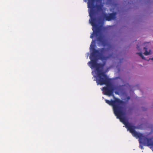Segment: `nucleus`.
<instances>
[{"label":"nucleus","mask_w":153,"mask_h":153,"mask_svg":"<svg viewBox=\"0 0 153 153\" xmlns=\"http://www.w3.org/2000/svg\"><path fill=\"white\" fill-rule=\"evenodd\" d=\"M139 147H140L142 149H143V146L142 145H140L139 146Z\"/></svg>","instance_id":"9b49d317"},{"label":"nucleus","mask_w":153,"mask_h":153,"mask_svg":"<svg viewBox=\"0 0 153 153\" xmlns=\"http://www.w3.org/2000/svg\"><path fill=\"white\" fill-rule=\"evenodd\" d=\"M96 82L97 85H106V87H103L102 90L104 95L111 96L114 92L116 95H119L123 92V86H116L114 88L111 85V80L104 72H101L100 70L97 72Z\"/></svg>","instance_id":"f03ea898"},{"label":"nucleus","mask_w":153,"mask_h":153,"mask_svg":"<svg viewBox=\"0 0 153 153\" xmlns=\"http://www.w3.org/2000/svg\"><path fill=\"white\" fill-rule=\"evenodd\" d=\"M102 6L98 5H97V9L98 11H101L102 10Z\"/></svg>","instance_id":"6e6552de"},{"label":"nucleus","mask_w":153,"mask_h":153,"mask_svg":"<svg viewBox=\"0 0 153 153\" xmlns=\"http://www.w3.org/2000/svg\"><path fill=\"white\" fill-rule=\"evenodd\" d=\"M144 49L145 50V52L144 53L145 55L147 56L151 54V50H150L149 51H147V48L146 47H144Z\"/></svg>","instance_id":"0eeeda50"},{"label":"nucleus","mask_w":153,"mask_h":153,"mask_svg":"<svg viewBox=\"0 0 153 153\" xmlns=\"http://www.w3.org/2000/svg\"><path fill=\"white\" fill-rule=\"evenodd\" d=\"M112 96H114V95L113 94V95H112Z\"/></svg>","instance_id":"a211bd4d"},{"label":"nucleus","mask_w":153,"mask_h":153,"mask_svg":"<svg viewBox=\"0 0 153 153\" xmlns=\"http://www.w3.org/2000/svg\"><path fill=\"white\" fill-rule=\"evenodd\" d=\"M90 51L91 52L90 58L91 61L88 62L91 64L90 68H95L97 72L100 71V68H102L106 64L105 62H104L103 63H97L98 60V54L100 56L102 55L106 51V49L103 48L98 50L95 49L94 45L91 44L90 46Z\"/></svg>","instance_id":"7ed1b4c3"},{"label":"nucleus","mask_w":153,"mask_h":153,"mask_svg":"<svg viewBox=\"0 0 153 153\" xmlns=\"http://www.w3.org/2000/svg\"><path fill=\"white\" fill-rule=\"evenodd\" d=\"M151 59L153 61V58H152Z\"/></svg>","instance_id":"2eb2a0df"},{"label":"nucleus","mask_w":153,"mask_h":153,"mask_svg":"<svg viewBox=\"0 0 153 153\" xmlns=\"http://www.w3.org/2000/svg\"><path fill=\"white\" fill-rule=\"evenodd\" d=\"M116 13H110L108 15H107L106 14H104V16L106 20L110 21L111 20L114 19L116 17Z\"/></svg>","instance_id":"39448f33"},{"label":"nucleus","mask_w":153,"mask_h":153,"mask_svg":"<svg viewBox=\"0 0 153 153\" xmlns=\"http://www.w3.org/2000/svg\"><path fill=\"white\" fill-rule=\"evenodd\" d=\"M93 41H92V43H93Z\"/></svg>","instance_id":"dca6fc26"},{"label":"nucleus","mask_w":153,"mask_h":153,"mask_svg":"<svg viewBox=\"0 0 153 153\" xmlns=\"http://www.w3.org/2000/svg\"><path fill=\"white\" fill-rule=\"evenodd\" d=\"M98 40L100 42L103 43L104 41L102 40V38L101 37H100L98 38Z\"/></svg>","instance_id":"9d476101"},{"label":"nucleus","mask_w":153,"mask_h":153,"mask_svg":"<svg viewBox=\"0 0 153 153\" xmlns=\"http://www.w3.org/2000/svg\"><path fill=\"white\" fill-rule=\"evenodd\" d=\"M127 99H128V100H129L130 99V96H127Z\"/></svg>","instance_id":"f8f14e48"},{"label":"nucleus","mask_w":153,"mask_h":153,"mask_svg":"<svg viewBox=\"0 0 153 153\" xmlns=\"http://www.w3.org/2000/svg\"><path fill=\"white\" fill-rule=\"evenodd\" d=\"M137 49L138 50H140V49H139V46H137Z\"/></svg>","instance_id":"ddd939ff"},{"label":"nucleus","mask_w":153,"mask_h":153,"mask_svg":"<svg viewBox=\"0 0 153 153\" xmlns=\"http://www.w3.org/2000/svg\"><path fill=\"white\" fill-rule=\"evenodd\" d=\"M102 0H97V1H101Z\"/></svg>","instance_id":"4468645a"},{"label":"nucleus","mask_w":153,"mask_h":153,"mask_svg":"<svg viewBox=\"0 0 153 153\" xmlns=\"http://www.w3.org/2000/svg\"><path fill=\"white\" fill-rule=\"evenodd\" d=\"M104 53L102 55H100L99 54H98V59H99V57L100 59L102 60H106L110 58L112 56V54H111L108 56H103V54H104Z\"/></svg>","instance_id":"423d86ee"},{"label":"nucleus","mask_w":153,"mask_h":153,"mask_svg":"<svg viewBox=\"0 0 153 153\" xmlns=\"http://www.w3.org/2000/svg\"><path fill=\"white\" fill-rule=\"evenodd\" d=\"M136 53V54L140 56L142 59H146L142 53L141 52H139L137 53Z\"/></svg>","instance_id":"1a4fd4ad"},{"label":"nucleus","mask_w":153,"mask_h":153,"mask_svg":"<svg viewBox=\"0 0 153 153\" xmlns=\"http://www.w3.org/2000/svg\"><path fill=\"white\" fill-rule=\"evenodd\" d=\"M150 59H149L148 60V61H149Z\"/></svg>","instance_id":"f3484780"},{"label":"nucleus","mask_w":153,"mask_h":153,"mask_svg":"<svg viewBox=\"0 0 153 153\" xmlns=\"http://www.w3.org/2000/svg\"><path fill=\"white\" fill-rule=\"evenodd\" d=\"M95 0H88V7L90 9L89 12V16L91 18V20H89L90 23L93 27L92 30L93 32H100V29L96 24V18L94 17L95 11L94 9L95 5L94 2Z\"/></svg>","instance_id":"20e7f679"},{"label":"nucleus","mask_w":153,"mask_h":153,"mask_svg":"<svg viewBox=\"0 0 153 153\" xmlns=\"http://www.w3.org/2000/svg\"><path fill=\"white\" fill-rule=\"evenodd\" d=\"M113 97V100H108L105 99V101L106 103L112 107L114 113L117 118L120 119L134 137L139 139V142L140 144L142 143L144 146L149 147L153 151V138H148L144 136L143 134L138 133L135 130V127L131 126L126 120L125 117L126 113L123 110V108L121 106L124 105L125 102L116 97L115 96Z\"/></svg>","instance_id":"f257e3e1"}]
</instances>
